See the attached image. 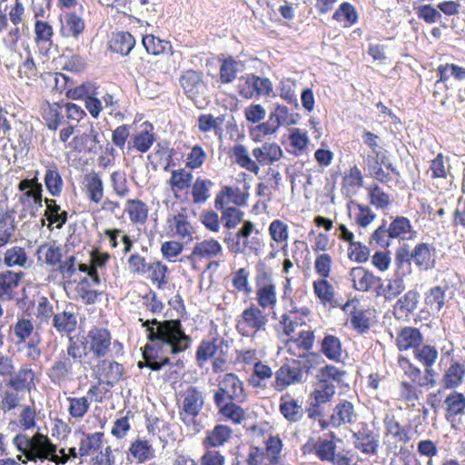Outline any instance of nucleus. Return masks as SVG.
Instances as JSON below:
<instances>
[{
    "label": "nucleus",
    "mask_w": 465,
    "mask_h": 465,
    "mask_svg": "<svg viewBox=\"0 0 465 465\" xmlns=\"http://www.w3.org/2000/svg\"><path fill=\"white\" fill-rule=\"evenodd\" d=\"M143 326L151 341L144 347L143 356L146 365L153 371L169 364V355L179 354L191 346L192 338L185 334L179 320L152 319L143 322Z\"/></svg>",
    "instance_id": "obj_1"
},
{
    "label": "nucleus",
    "mask_w": 465,
    "mask_h": 465,
    "mask_svg": "<svg viewBox=\"0 0 465 465\" xmlns=\"http://www.w3.org/2000/svg\"><path fill=\"white\" fill-rule=\"evenodd\" d=\"M13 445L19 451L17 460L25 464L49 460L56 465H64L69 460L64 449L57 450L47 435L36 431L33 436L17 433L12 440Z\"/></svg>",
    "instance_id": "obj_2"
},
{
    "label": "nucleus",
    "mask_w": 465,
    "mask_h": 465,
    "mask_svg": "<svg viewBox=\"0 0 465 465\" xmlns=\"http://www.w3.org/2000/svg\"><path fill=\"white\" fill-rule=\"evenodd\" d=\"M242 381L234 373H225L218 379V390L213 395L216 406L225 401L242 402L245 400Z\"/></svg>",
    "instance_id": "obj_3"
},
{
    "label": "nucleus",
    "mask_w": 465,
    "mask_h": 465,
    "mask_svg": "<svg viewBox=\"0 0 465 465\" xmlns=\"http://www.w3.org/2000/svg\"><path fill=\"white\" fill-rule=\"evenodd\" d=\"M267 322V315L252 304L242 312L237 322V330L242 336L254 337L257 332L265 331Z\"/></svg>",
    "instance_id": "obj_4"
},
{
    "label": "nucleus",
    "mask_w": 465,
    "mask_h": 465,
    "mask_svg": "<svg viewBox=\"0 0 465 465\" xmlns=\"http://www.w3.org/2000/svg\"><path fill=\"white\" fill-rule=\"evenodd\" d=\"M314 341V333L311 330H302L299 332V336L292 338L288 341L287 346L290 351H292L295 348L302 350V353H299V357L303 358L302 367L309 370L313 364L318 363L320 356L316 353H306L310 349L312 348Z\"/></svg>",
    "instance_id": "obj_5"
},
{
    "label": "nucleus",
    "mask_w": 465,
    "mask_h": 465,
    "mask_svg": "<svg viewBox=\"0 0 465 465\" xmlns=\"http://www.w3.org/2000/svg\"><path fill=\"white\" fill-rule=\"evenodd\" d=\"M385 440L384 445L390 454L396 455L399 442H408L411 437L408 431L402 427L394 417L387 416L384 419Z\"/></svg>",
    "instance_id": "obj_6"
},
{
    "label": "nucleus",
    "mask_w": 465,
    "mask_h": 465,
    "mask_svg": "<svg viewBox=\"0 0 465 465\" xmlns=\"http://www.w3.org/2000/svg\"><path fill=\"white\" fill-rule=\"evenodd\" d=\"M181 416L195 418L203 410L204 398L201 391L193 386L187 387L180 394Z\"/></svg>",
    "instance_id": "obj_7"
},
{
    "label": "nucleus",
    "mask_w": 465,
    "mask_h": 465,
    "mask_svg": "<svg viewBox=\"0 0 465 465\" xmlns=\"http://www.w3.org/2000/svg\"><path fill=\"white\" fill-rule=\"evenodd\" d=\"M46 374L53 383L61 386L74 379V362L63 352L54 360Z\"/></svg>",
    "instance_id": "obj_8"
},
{
    "label": "nucleus",
    "mask_w": 465,
    "mask_h": 465,
    "mask_svg": "<svg viewBox=\"0 0 465 465\" xmlns=\"http://www.w3.org/2000/svg\"><path fill=\"white\" fill-rule=\"evenodd\" d=\"M256 295L259 306L263 309L273 308L277 302L276 287L266 272L257 278Z\"/></svg>",
    "instance_id": "obj_9"
},
{
    "label": "nucleus",
    "mask_w": 465,
    "mask_h": 465,
    "mask_svg": "<svg viewBox=\"0 0 465 465\" xmlns=\"http://www.w3.org/2000/svg\"><path fill=\"white\" fill-rule=\"evenodd\" d=\"M89 350L96 357H104L109 351L112 337L108 330L104 328H93L87 335Z\"/></svg>",
    "instance_id": "obj_10"
},
{
    "label": "nucleus",
    "mask_w": 465,
    "mask_h": 465,
    "mask_svg": "<svg viewBox=\"0 0 465 465\" xmlns=\"http://www.w3.org/2000/svg\"><path fill=\"white\" fill-rule=\"evenodd\" d=\"M247 87L242 88L241 95L245 99H251L254 96L269 95L272 91V84L268 78L260 77L254 74H249L245 77Z\"/></svg>",
    "instance_id": "obj_11"
},
{
    "label": "nucleus",
    "mask_w": 465,
    "mask_h": 465,
    "mask_svg": "<svg viewBox=\"0 0 465 465\" xmlns=\"http://www.w3.org/2000/svg\"><path fill=\"white\" fill-rule=\"evenodd\" d=\"M180 83L186 95L197 102L206 90L205 84L200 74L193 70L186 71L180 78Z\"/></svg>",
    "instance_id": "obj_12"
},
{
    "label": "nucleus",
    "mask_w": 465,
    "mask_h": 465,
    "mask_svg": "<svg viewBox=\"0 0 465 465\" xmlns=\"http://www.w3.org/2000/svg\"><path fill=\"white\" fill-rule=\"evenodd\" d=\"M302 378L301 367L284 364L275 372L274 388L281 391L288 386L302 383Z\"/></svg>",
    "instance_id": "obj_13"
},
{
    "label": "nucleus",
    "mask_w": 465,
    "mask_h": 465,
    "mask_svg": "<svg viewBox=\"0 0 465 465\" xmlns=\"http://www.w3.org/2000/svg\"><path fill=\"white\" fill-rule=\"evenodd\" d=\"M223 253V247L216 240H203L197 242L192 251V253L187 256V260L194 262L195 260L213 259Z\"/></svg>",
    "instance_id": "obj_14"
},
{
    "label": "nucleus",
    "mask_w": 465,
    "mask_h": 465,
    "mask_svg": "<svg viewBox=\"0 0 465 465\" xmlns=\"http://www.w3.org/2000/svg\"><path fill=\"white\" fill-rule=\"evenodd\" d=\"M258 165H270L278 162L283 155L282 150L276 143H264L252 151Z\"/></svg>",
    "instance_id": "obj_15"
},
{
    "label": "nucleus",
    "mask_w": 465,
    "mask_h": 465,
    "mask_svg": "<svg viewBox=\"0 0 465 465\" xmlns=\"http://www.w3.org/2000/svg\"><path fill=\"white\" fill-rule=\"evenodd\" d=\"M248 196L247 192H243L238 187L226 186L216 195L214 205L215 208H223V205L229 206L230 203L239 206L245 205Z\"/></svg>",
    "instance_id": "obj_16"
},
{
    "label": "nucleus",
    "mask_w": 465,
    "mask_h": 465,
    "mask_svg": "<svg viewBox=\"0 0 465 465\" xmlns=\"http://www.w3.org/2000/svg\"><path fill=\"white\" fill-rule=\"evenodd\" d=\"M415 358L426 366V374H427V381L431 387L436 385L435 371L431 369V366L434 364L438 358V351L435 347L430 345H423L420 348H417L415 350Z\"/></svg>",
    "instance_id": "obj_17"
},
{
    "label": "nucleus",
    "mask_w": 465,
    "mask_h": 465,
    "mask_svg": "<svg viewBox=\"0 0 465 465\" xmlns=\"http://www.w3.org/2000/svg\"><path fill=\"white\" fill-rule=\"evenodd\" d=\"M349 276L352 282V287L359 292H368L372 286L381 281V278L376 277L372 272L361 266L352 268Z\"/></svg>",
    "instance_id": "obj_18"
},
{
    "label": "nucleus",
    "mask_w": 465,
    "mask_h": 465,
    "mask_svg": "<svg viewBox=\"0 0 465 465\" xmlns=\"http://www.w3.org/2000/svg\"><path fill=\"white\" fill-rule=\"evenodd\" d=\"M232 430L229 426L218 424L205 432L203 444L205 448H219L232 438Z\"/></svg>",
    "instance_id": "obj_19"
},
{
    "label": "nucleus",
    "mask_w": 465,
    "mask_h": 465,
    "mask_svg": "<svg viewBox=\"0 0 465 465\" xmlns=\"http://www.w3.org/2000/svg\"><path fill=\"white\" fill-rule=\"evenodd\" d=\"M357 414L351 402L343 401L333 409L330 421L333 427L351 424L356 420Z\"/></svg>",
    "instance_id": "obj_20"
},
{
    "label": "nucleus",
    "mask_w": 465,
    "mask_h": 465,
    "mask_svg": "<svg viewBox=\"0 0 465 465\" xmlns=\"http://www.w3.org/2000/svg\"><path fill=\"white\" fill-rule=\"evenodd\" d=\"M232 157L233 162L240 167L254 174L259 173L260 166L258 163L251 157L249 150L245 145L241 143L235 144L232 148Z\"/></svg>",
    "instance_id": "obj_21"
},
{
    "label": "nucleus",
    "mask_w": 465,
    "mask_h": 465,
    "mask_svg": "<svg viewBox=\"0 0 465 465\" xmlns=\"http://www.w3.org/2000/svg\"><path fill=\"white\" fill-rule=\"evenodd\" d=\"M153 130V127L151 124L143 123L140 130L132 137V147L140 153L147 152L154 142Z\"/></svg>",
    "instance_id": "obj_22"
},
{
    "label": "nucleus",
    "mask_w": 465,
    "mask_h": 465,
    "mask_svg": "<svg viewBox=\"0 0 465 465\" xmlns=\"http://www.w3.org/2000/svg\"><path fill=\"white\" fill-rule=\"evenodd\" d=\"M169 228L173 232L174 236L181 239L192 240L194 233V230L188 218L179 213L168 220Z\"/></svg>",
    "instance_id": "obj_23"
},
{
    "label": "nucleus",
    "mask_w": 465,
    "mask_h": 465,
    "mask_svg": "<svg viewBox=\"0 0 465 465\" xmlns=\"http://www.w3.org/2000/svg\"><path fill=\"white\" fill-rule=\"evenodd\" d=\"M96 374L99 376V380L101 381V377L104 376V381L108 385H113L117 382L122 377L123 367L116 361H102L96 369Z\"/></svg>",
    "instance_id": "obj_24"
},
{
    "label": "nucleus",
    "mask_w": 465,
    "mask_h": 465,
    "mask_svg": "<svg viewBox=\"0 0 465 465\" xmlns=\"http://www.w3.org/2000/svg\"><path fill=\"white\" fill-rule=\"evenodd\" d=\"M354 446L366 454H376L379 447L378 437L371 430H363L354 434Z\"/></svg>",
    "instance_id": "obj_25"
},
{
    "label": "nucleus",
    "mask_w": 465,
    "mask_h": 465,
    "mask_svg": "<svg viewBox=\"0 0 465 465\" xmlns=\"http://www.w3.org/2000/svg\"><path fill=\"white\" fill-rule=\"evenodd\" d=\"M422 341L420 331L413 327H405L401 330L397 337V346L401 351L417 349Z\"/></svg>",
    "instance_id": "obj_26"
},
{
    "label": "nucleus",
    "mask_w": 465,
    "mask_h": 465,
    "mask_svg": "<svg viewBox=\"0 0 465 465\" xmlns=\"http://www.w3.org/2000/svg\"><path fill=\"white\" fill-rule=\"evenodd\" d=\"M389 235L391 238H398L401 240L412 239L415 232L409 219L403 216L396 217L389 226Z\"/></svg>",
    "instance_id": "obj_27"
},
{
    "label": "nucleus",
    "mask_w": 465,
    "mask_h": 465,
    "mask_svg": "<svg viewBox=\"0 0 465 465\" xmlns=\"http://www.w3.org/2000/svg\"><path fill=\"white\" fill-rule=\"evenodd\" d=\"M45 216L49 221L47 227L51 230L52 225H54L55 228L61 229L67 221V213L62 211L54 200L45 199Z\"/></svg>",
    "instance_id": "obj_28"
},
{
    "label": "nucleus",
    "mask_w": 465,
    "mask_h": 465,
    "mask_svg": "<svg viewBox=\"0 0 465 465\" xmlns=\"http://www.w3.org/2000/svg\"><path fill=\"white\" fill-rule=\"evenodd\" d=\"M280 411L291 422H297L303 416L302 407L299 401L293 400L290 396L282 397Z\"/></svg>",
    "instance_id": "obj_29"
},
{
    "label": "nucleus",
    "mask_w": 465,
    "mask_h": 465,
    "mask_svg": "<svg viewBox=\"0 0 465 465\" xmlns=\"http://www.w3.org/2000/svg\"><path fill=\"white\" fill-rule=\"evenodd\" d=\"M22 272L6 271L0 274V299H13V290L18 286Z\"/></svg>",
    "instance_id": "obj_30"
},
{
    "label": "nucleus",
    "mask_w": 465,
    "mask_h": 465,
    "mask_svg": "<svg viewBox=\"0 0 465 465\" xmlns=\"http://www.w3.org/2000/svg\"><path fill=\"white\" fill-rule=\"evenodd\" d=\"M84 29V20L77 15L72 13L64 17L62 22L61 34L64 37H73L76 39Z\"/></svg>",
    "instance_id": "obj_31"
},
{
    "label": "nucleus",
    "mask_w": 465,
    "mask_h": 465,
    "mask_svg": "<svg viewBox=\"0 0 465 465\" xmlns=\"http://www.w3.org/2000/svg\"><path fill=\"white\" fill-rule=\"evenodd\" d=\"M322 351L328 359L341 361L343 351L340 339L331 334L326 335L322 341Z\"/></svg>",
    "instance_id": "obj_32"
},
{
    "label": "nucleus",
    "mask_w": 465,
    "mask_h": 465,
    "mask_svg": "<svg viewBox=\"0 0 465 465\" xmlns=\"http://www.w3.org/2000/svg\"><path fill=\"white\" fill-rule=\"evenodd\" d=\"M85 188L89 199L98 203L104 197V184L102 179L96 173H91L85 175Z\"/></svg>",
    "instance_id": "obj_33"
},
{
    "label": "nucleus",
    "mask_w": 465,
    "mask_h": 465,
    "mask_svg": "<svg viewBox=\"0 0 465 465\" xmlns=\"http://www.w3.org/2000/svg\"><path fill=\"white\" fill-rule=\"evenodd\" d=\"M135 45V40L128 32H119L112 39L110 48L123 55H127Z\"/></svg>",
    "instance_id": "obj_34"
},
{
    "label": "nucleus",
    "mask_w": 465,
    "mask_h": 465,
    "mask_svg": "<svg viewBox=\"0 0 465 465\" xmlns=\"http://www.w3.org/2000/svg\"><path fill=\"white\" fill-rule=\"evenodd\" d=\"M42 184L35 185V188H31V190L24 192V193L20 196V202L25 206L30 207V215L35 216V212L42 207Z\"/></svg>",
    "instance_id": "obj_35"
},
{
    "label": "nucleus",
    "mask_w": 465,
    "mask_h": 465,
    "mask_svg": "<svg viewBox=\"0 0 465 465\" xmlns=\"http://www.w3.org/2000/svg\"><path fill=\"white\" fill-rule=\"evenodd\" d=\"M411 258L418 267L425 270L433 266L432 252L430 246L426 243L416 245L411 252Z\"/></svg>",
    "instance_id": "obj_36"
},
{
    "label": "nucleus",
    "mask_w": 465,
    "mask_h": 465,
    "mask_svg": "<svg viewBox=\"0 0 465 465\" xmlns=\"http://www.w3.org/2000/svg\"><path fill=\"white\" fill-rule=\"evenodd\" d=\"M335 394V386L332 381L320 379L312 393L316 405L327 403Z\"/></svg>",
    "instance_id": "obj_37"
},
{
    "label": "nucleus",
    "mask_w": 465,
    "mask_h": 465,
    "mask_svg": "<svg viewBox=\"0 0 465 465\" xmlns=\"http://www.w3.org/2000/svg\"><path fill=\"white\" fill-rule=\"evenodd\" d=\"M77 324L75 314L71 311H64L54 315L53 326L59 332H71Z\"/></svg>",
    "instance_id": "obj_38"
},
{
    "label": "nucleus",
    "mask_w": 465,
    "mask_h": 465,
    "mask_svg": "<svg viewBox=\"0 0 465 465\" xmlns=\"http://www.w3.org/2000/svg\"><path fill=\"white\" fill-rule=\"evenodd\" d=\"M16 224L12 214L5 213L0 219V248L12 242L15 238Z\"/></svg>",
    "instance_id": "obj_39"
},
{
    "label": "nucleus",
    "mask_w": 465,
    "mask_h": 465,
    "mask_svg": "<svg viewBox=\"0 0 465 465\" xmlns=\"http://www.w3.org/2000/svg\"><path fill=\"white\" fill-rule=\"evenodd\" d=\"M465 369L461 364L452 363L446 371L442 378V384L445 388L453 389L461 384Z\"/></svg>",
    "instance_id": "obj_40"
},
{
    "label": "nucleus",
    "mask_w": 465,
    "mask_h": 465,
    "mask_svg": "<svg viewBox=\"0 0 465 465\" xmlns=\"http://www.w3.org/2000/svg\"><path fill=\"white\" fill-rule=\"evenodd\" d=\"M273 375L272 370L262 361H256L253 366V374L250 377L249 382L254 388L263 387V382Z\"/></svg>",
    "instance_id": "obj_41"
},
{
    "label": "nucleus",
    "mask_w": 465,
    "mask_h": 465,
    "mask_svg": "<svg viewBox=\"0 0 465 465\" xmlns=\"http://www.w3.org/2000/svg\"><path fill=\"white\" fill-rule=\"evenodd\" d=\"M104 434L102 432H94L86 435L80 441L79 455L81 457L89 456L97 450L103 442Z\"/></svg>",
    "instance_id": "obj_42"
},
{
    "label": "nucleus",
    "mask_w": 465,
    "mask_h": 465,
    "mask_svg": "<svg viewBox=\"0 0 465 465\" xmlns=\"http://www.w3.org/2000/svg\"><path fill=\"white\" fill-rule=\"evenodd\" d=\"M444 403L447 411L446 417L450 419V416H456L463 412L465 409V396L453 391L446 397Z\"/></svg>",
    "instance_id": "obj_43"
},
{
    "label": "nucleus",
    "mask_w": 465,
    "mask_h": 465,
    "mask_svg": "<svg viewBox=\"0 0 465 465\" xmlns=\"http://www.w3.org/2000/svg\"><path fill=\"white\" fill-rule=\"evenodd\" d=\"M419 297L416 290H410L397 300L394 308L406 314L412 313L418 307Z\"/></svg>",
    "instance_id": "obj_44"
},
{
    "label": "nucleus",
    "mask_w": 465,
    "mask_h": 465,
    "mask_svg": "<svg viewBox=\"0 0 465 465\" xmlns=\"http://www.w3.org/2000/svg\"><path fill=\"white\" fill-rule=\"evenodd\" d=\"M213 183L208 179L197 178L193 185L192 196L195 203H203L210 197V189Z\"/></svg>",
    "instance_id": "obj_45"
},
{
    "label": "nucleus",
    "mask_w": 465,
    "mask_h": 465,
    "mask_svg": "<svg viewBox=\"0 0 465 465\" xmlns=\"http://www.w3.org/2000/svg\"><path fill=\"white\" fill-rule=\"evenodd\" d=\"M46 189L53 196H58L63 190V180L56 167L49 168L45 174Z\"/></svg>",
    "instance_id": "obj_46"
},
{
    "label": "nucleus",
    "mask_w": 465,
    "mask_h": 465,
    "mask_svg": "<svg viewBox=\"0 0 465 465\" xmlns=\"http://www.w3.org/2000/svg\"><path fill=\"white\" fill-rule=\"evenodd\" d=\"M43 117L51 130H55L62 119V107L59 104H47L43 108Z\"/></svg>",
    "instance_id": "obj_47"
},
{
    "label": "nucleus",
    "mask_w": 465,
    "mask_h": 465,
    "mask_svg": "<svg viewBox=\"0 0 465 465\" xmlns=\"http://www.w3.org/2000/svg\"><path fill=\"white\" fill-rule=\"evenodd\" d=\"M425 303L433 312H440L445 303L444 290L440 286L430 288L425 294Z\"/></svg>",
    "instance_id": "obj_48"
},
{
    "label": "nucleus",
    "mask_w": 465,
    "mask_h": 465,
    "mask_svg": "<svg viewBox=\"0 0 465 465\" xmlns=\"http://www.w3.org/2000/svg\"><path fill=\"white\" fill-rule=\"evenodd\" d=\"M278 129L274 121L269 117L267 122L262 124L260 122L258 125L250 129V136L253 142L261 143L265 136L275 134Z\"/></svg>",
    "instance_id": "obj_49"
},
{
    "label": "nucleus",
    "mask_w": 465,
    "mask_h": 465,
    "mask_svg": "<svg viewBox=\"0 0 465 465\" xmlns=\"http://www.w3.org/2000/svg\"><path fill=\"white\" fill-rule=\"evenodd\" d=\"M127 204V212L130 220L135 223H143L148 215L146 205L140 200H129Z\"/></svg>",
    "instance_id": "obj_50"
},
{
    "label": "nucleus",
    "mask_w": 465,
    "mask_h": 465,
    "mask_svg": "<svg viewBox=\"0 0 465 465\" xmlns=\"http://www.w3.org/2000/svg\"><path fill=\"white\" fill-rule=\"evenodd\" d=\"M380 289L386 301H392L404 291L405 285L401 279H391L385 284H380Z\"/></svg>",
    "instance_id": "obj_51"
},
{
    "label": "nucleus",
    "mask_w": 465,
    "mask_h": 465,
    "mask_svg": "<svg viewBox=\"0 0 465 465\" xmlns=\"http://www.w3.org/2000/svg\"><path fill=\"white\" fill-rule=\"evenodd\" d=\"M216 209L221 211L224 226L228 229L235 228L242 221L244 213L236 207L223 205V208Z\"/></svg>",
    "instance_id": "obj_52"
},
{
    "label": "nucleus",
    "mask_w": 465,
    "mask_h": 465,
    "mask_svg": "<svg viewBox=\"0 0 465 465\" xmlns=\"http://www.w3.org/2000/svg\"><path fill=\"white\" fill-rule=\"evenodd\" d=\"M143 45L147 53L157 55L164 53L167 49L171 48L168 42L163 41L153 35H147L143 37Z\"/></svg>",
    "instance_id": "obj_53"
},
{
    "label": "nucleus",
    "mask_w": 465,
    "mask_h": 465,
    "mask_svg": "<svg viewBox=\"0 0 465 465\" xmlns=\"http://www.w3.org/2000/svg\"><path fill=\"white\" fill-rule=\"evenodd\" d=\"M220 409V412L236 424L241 423L245 419L244 411L232 401L222 403L221 406H217Z\"/></svg>",
    "instance_id": "obj_54"
},
{
    "label": "nucleus",
    "mask_w": 465,
    "mask_h": 465,
    "mask_svg": "<svg viewBox=\"0 0 465 465\" xmlns=\"http://www.w3.org/2000/svg\"><path fill=\"white\" fill-rule=\"evenodd\" d=\"M27 261V256L24 248L19 246H14L8 249L5 253V264L13 266H24Z\"/></svg>",
    "instance_id": "obj_55"
},
{
    "label": "nucleus",
    "mask_w": 465,
    "mask_h": 465,
    "mask_svg": "<svg viewBox=\"0 0 465 465\" xmlns=\"http://www.w3.org/2000/svg\"><path fill=\"white\" fill-rule=\"evenodd\" d=\"M218 348L219 345L217 344V341H202L196 351V360L199 362V365L203 366V364L209 359L214 358Z\"/></svg>",
    "instance_id": "obj_56"
},
{
    "label": "nucleus",
    "mask_w": 465,
    "mask_h": 465,
    "mask_svg": "<svg viewBox=\"0 0 465 465\" xmlns=\"http://www.w3.org/2000/svg\"><path fill=\"white\" fill-rule=\"evenodd\" d=\"M239 63L232 58L225 59L220 68V78L222 83H232L237 76Z\"/></svg>",
    "instance_id": "obj_57"
},
{
    "label": "nucleus",
    "mask_w": 465,
    "mask_h": 465,
    "mask_svg": "<svg viewBox=\"0 0 465 465\" xmlns=\"http://www.w3.org/2000/svg\"><path fill=\"white\" fill-rule=\"evenodd\" d=\"M69 408L68 411L74 418H83L88 411L90 403L86 397L80 398H68Z\"/></svg>",
    "instance_id": "obj_58"
},
{
    "label": "nucleus",
    "mask_w": 465,
    "mask_h": 465,
    "mask_svg": "<svg viewBox=\"0 0 465 465\" xmlns=\"http://www.w3.org/2000/svg\"><path fill=\"white\" fill-rule=\"evenodd\" d=\"M35 373L27 366L22 367L16 376L11 380V384L15 391L28 387L34 381Z\"/></svg>",
    "instance_id": "obj_59"
},
{
    "label": "nucleus",
    "mask_w": 465,
    "mask_h": 465,
    "mask_svg": "<svg viewBox=\"0 0 465 465\" xmlns=\"http://www.w3.org/2000/svg\"><path fill=\"white\" fill-rule=\"evenodd\" d=\"M313 289L316 296L322 302H329L333 299L334 290L332 285L326 280V278H322V280L315 281L313 282Z\"/></svg>",
    "instance_id": "obj_60"
},
{
    "label": "nucleus",
    "mask_w": 465,
    "mask_h": 465,
    "mask_svg": "<svg viewBox=\"0 0 465 465\" xmlns=\"http://www.w3.org/2000/svg\"><path fill=\"white\" fill-rule=\"evenodd\" d=\"M450 165L442 153H439L430 163L432 178H446L450 173Z\"/></svg>",
    "instance_id": "obj_61"
},
{
    "label": "nucleus",
    "mask_w": 465,
    "mask_h": 465,
    "mask_svg": "<svg viewBox=\"0 0 465 465\" xmlns=\"http://www.w3.org/2000/svg\"><path fill=\"white\" fill-rule=\"evenodd\" d=\"M35 418L36 411L33 406H23L19 414L20 428L23 430H30L36 428Z\"/></svg>",
    "instance_id": "obj_62"
},
{
    "label": "nucleus",
    "mask_w": 465,
    "mask_h": 465,
    "mask_svg": "<svg viewBox=\"0 0 465 465\" xmlns=\"http://www.w3.org/2000/svg\"><path fill=\"white\" fill-rule=\"evenodd\" d=\"M193 182V174L183 169L174 170L172 173L170 184L179 190L189 188Z\"/></svg>",
    "instance_id": "obj_63"
},
{
    "label": "nucleus",
    "mask_w": 465,
    "mask_h": 465,
    "mask_svg": "<svg viewBox=\"0 0 465 465\" xmlns=\"http://www.w3.org/2000/svg\"><path fill=\"white\" fill-rule=\"evenodd\" d=\"M111 184L114 193L120 197H125L129 193L126 174L122 171H114L111 174Z\"/></svg>",
    "instance_id": "obj_64"
}]
</instances>
